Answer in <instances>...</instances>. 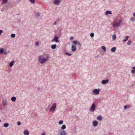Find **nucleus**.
<instances>
[{"instance_id": "nucleus-30", "label": "nucleus", "mask_w": 135, "mask_h": 135, "mask_svg": "<svg viewBox=\"0 0 135 135\" xmlns=\"http://www.w3.org/2000/svg\"><path fill=\"white\" fill-rule=\"evenodd\" d=\"M11 37L12 38H14L15 37V35L14 34H12L11 35Z\"/></svg>"}, {"instance_id": "nucleus-42", "label": "nucleus", "mask_w": 135, "mask_h": 135, "mask_svg": "<svg viewBox=\"0 0 135 135\" xmlns=\"http://www.w3.org/2000/svg\"><path fill=\"white\" fill-rule=\"evenodd\" d=\"M56 22H54V23H53V25H56Z\"/></svg>"}, {"instance_id": "nucleus-27", "label": "nucleus", "mask_w": 135, "mask_h": 135, "mask_svg": "<svg viewBox=\"0 0 135 135\" xmlns=\"http://www.w3.org/2000/svg\"><path fill=\"white\" fill-rule=\"evenodd\" d=\"M7 1L8 0H2V2L4 4L7 3Z\"/></svg>"}, {"instance_id": "nucleus-23", "label": "nucleus", "mask_w": 135, "mask_h": 135, "mask_svg": "<svg viewBox=\"0 0 135 135\" xmlns=\"http://www.w3.org/2000/svg\"><path fill=\"white\" fill-rule=\"evenodd\" d=\"M101 48L104 51H106V49L105 47L104 46H102L101 47Z\"/></svg>"}, {"instance_id": "nucleus-44", "label": "nucleus", "mask_w": 135, "mask_h": 135, "mask_svg": "<svg viewBox=\"0 0 135 135\" xmlns=\"http://www.w3.org/2000/svg\"><path fill=\"white\" fill-rule=\"evenodd\" d=\"M132 68L134 70L135 69V66L133 67H132Z\"/></svg>"}, {"instance_id": "nucleus-24", "label": "nucleus", "mask_w": 135, "mask_h": 135, "mask_svg": "<svg viewBox=\"0 0 135 135\" xmlns=\"http://www.w3.org/2000/svg\"><path fill=\"white\" fill-rule=\"evenodd\" d=\"M9 126V124L7 123H6L4 124V126L6 127H7Z\"/></svg>"}, {"instance_id": "nucleus-38", "label": "nucleus", "mask_w": 135, "mask_h": 135, "mask_svg": "<svg viewBox=\"0 0 135 135\" xmlns=\"http://www.w3.org/2000/svg\"><path fill=\"white\" fill-rule=\"evenodd\" d=\"M66 55H69V56H71V54H69L67 52H66Z\"/></svg>"}, {"instance_id": "nucleus-22", "label": "nucleus", "mask_w": 135, "mask_h": 135, "mask_svg": "<svg viewBox=\"0 0 135 135\" xmlns=\"http://www.w3.org/2000/svg\"><path fill=\"white\" fill-rule=\"evenodd\" d=\"M14 61H13L11 62L9 64V66L11 67H12L13 65V64L14 63Z\"/></svg>"}, {"instance_id": "nucleus-28", "label": "nucleus", "mask_w": 135, "mask_h": 135, "mask_svg": "<svg viewBox=\"0 0 135 135\" xmlns=\"http://www.w3.org/2000/svg\"><path fill=\"white\" fill-rule=\"evenodd\" d=\"M63 121L62 120H61L59 122V124H63Z\"/></svg>"}, {"instance_id": "nucleus-6", "label": "nucleus", "mask_w": 135, "mask_h": 135, "mask_svg": "<svg viewBox=\"0 0 135 135\" xmlns=\"http://www.w3.org/2000/svg\"><path fill=\"white\" fill-rule=\"evenodd\" d=\"M56 106V103H54L52 107L50 108V110H51V111H52L53 112H54L55 110Z\"/></svg>"}, {"instance_id": "nucleus-7", "label": "nucleus", "mask_w": 135, "mask_h": 135, "mask_svg": "<svg viewBox=\"0 0 135 135\" xmlns=\"http://www.w3.org/2000/svg\"><path fill=\"white\" fill-rule=\"evenodd\" d=\"M58 38L59 37L56 36H55L54 38L52 40V41L53 42L55 41L56 42H59V41L58 40Z\"/></svg>"}, {"instance_id": "nucleus-12", "label": "nucleus", "mask_w": 135, "mask_h": 135, "mask_svg": "<svg viewBox=\"0 0 135 135\" xmlns=\"http://www.w3.org/2000/svg\"><path fill=\"white\" fill-rule=\"evenodd\" d=\"M2 104L3 106H6L7 105V102L6 100H3L2 101Z\"/></svg>"}, {"instance_id": "nucleus-20", "label": "nucleus", "mask_w": 135, "mask_h": 135, "mask_svg": "<svg viewBox=\"0 0 135 135\" xmlns=\"http://www.w3.org/2000/svg\"><path fill=\"white\" fill-rule=\"evenodd\" d=\"M97 119L98 120H101L102 119V117L101 116H99L97 117Z\"/></svg>"}, {"instance_id": "nucleus-46", "label": "nucleus", "mask_w": 135, "mask_h": 135, "mask_svg": "<svg viewBox=\"0 0 135 135\" xmlns=\"http://www.w3.org/2000/svg\"><path fill=\"white\" fill-rule=\"evenodd\" d=\"M1 122V119H0V123Z\"/></svg>"}, {"instance_id": "nucleus-43", "label": "nucleus", "mask_w": 135, "mask_h": 135, "mask_svg": "<svg viewBox=\"0 0 135 135\" xmlns=\"http://www.w3.org/2000/svg\"><path fill=\"white\" fill-rule=\"evenodd\" d=\"M41 135H45V133H43L41 134Z\"/></svg>"}, {"instance_id": "nucleus-18", "label": "nucleus", "mask_w": 135, "mask_h": 135, "mask_svg": "<svg viewBox=\"0 0 135 135\" xmlns=\"http://www.w3.org/2000/svg\"><path fill=\"white\" fill-rule=\"evenodd\" d=\"M111 51L112 52H114L116 51V48L115 47H113L111 49Z\"/></svg>"}, {"instance_id": "nucleus-15", "label": "nucleus", "mask_w": 135, "mask_h": 135, "mask_svg": "<svg viewBox=\"0 0 135 135\" xmlns=\"http://www.w3.org/2000/svg\"><path fill=\"white\" fill-rule=\"evenodd\" d=\"M105 13L106 15H107L108 14H110V15H111L112 14V13L111 11H107Z\"/></svg>"}, {"instance_id": "nucleus-17", "label": "nucleus", "mask_w": 135, "mask_h": 135, "mask_svg": "<svg viewBox=\"0 0 135 135\" xmlns=\"http://www.w3.org/2000/svg\"><path fill=\"white\" fill-rule=\"evenodd\" d=\"M56 47V46L55 44H54L52 45L51 46V47L52 49H55Z\"/></svg>"}, {"instance_id": "nucleus-34", "label": "nucleus", "mask_w": 135, "mask_h": 135, "mask_svg": "<svg viewBox=\"0 0 135 135\" xmlns=\"http://www.w3.org/2000/svg\"><path fill=\"white\" fill-rule=\"evenodd\" d=\"M131 20L132 21H135V19L132 17L131 18Z\"/></svg>"}, {"instance_id": "nucleus-13", "label": "nucleus", "mask_w": 135, "mask_h": 135, "mask_svg": "<svg viewBox=\"0 0 135 135\" xmlns=\"http://www.w3.org/2000/svg\"><path fill=\"white\" fill-rule=\"evenodd\" d=\"M129 36H127L125 37L124 39L123 40V42H126L127 40H128L129 38Z\"/></svg>"}, {"instance_id": "nucleus-32", "label": "nucleus", "mask_w": 135, "mask_h": 135, "mask_svg": "<svg viewBox=\"0 0 135 135\" xmlns=\"http://www.w3.org/2000/svg\"><path fill=\"white\" fill-rule=\"evenodd\" d=\"M90 36L92 37H93L94 36V34L93 33H91L90 34Z\"/></svg>"}, {"instance_id": "nucleus-5", "label": "nucleus", "mask_w": 135, "mask_h": 135, "mask_svg": "<svg viewBox=\"0 0 135 135\" xmlns=\"http://www.w3.org/2000/svg\"><path fill=\"white\" fill-rule=\"evenodd\" d=\"M95 107L96 106L95 104L94 103L93 104L89 109V111L91 112H94L95 110Z\"/></svg>"}, {"instance_id": "nucleus-3", "label": "nucleus", "mask_w": 135, "mask_h": 135, "mask_svg": "<svg viewBox=\"0 0 135 135\" xmlns=\"http://www.w3.org/2000/svg\"><path fill=\"white\" fill-rule=\"evenodd\" d=\"M73 43L74 44V45H73L71 47V50L72 51H75L76 49V47L75 45L78 44L79 46H80L81 45L80 44L79 41H72Z\"/></svg>"}, {"instance_id": "nucleus-25", "label": "nucleus", "mask_w": 135, "mask_h": 135, "mask_svg": "<svg viewBox=\"0 0 135 135\" xmlns=\"http://www.w3.org/2000/svg\"><path fill=\"white\" fill-rule=\"evenodd\" d=\"M66 128V126L65 125H63L62 127H61V129H65Z\"/></svg>"}, {"instance_id": "nucleus-36", "label": "nucleus", "mask_w": 135, "mask_h": 135, "mask_svg": "<svg viewBox=\"0 0 135 135\" xmlns=\"http://www.w3.org/2000/svg\"><path fill=\"white\" fill-rule=\"evenodd\" d=\"M35 45L36 46H37L38 45V42H36L35 44Z\"/></svg>"}, {"instance_id": "nucleus-16", "label": "nucleus", "mask_w": 135, "mask_h": 135, "mask_svg": "<svg viewBox=\"0 0 135 135\" xmlns=\"http://www.w3.org/2000/svg\"><path fill=\"white\" fill-rule=\"evenodd\" d=\"M16 100V98L15 97H13L11 98V100L12 101L15 102Z\"/></svg>"}, {"instance_id": "nucleus-21", "label": "nucleus", "mask_w": 135, "mask_h": 135, "mask_svg": "<svg viewBox=\"0 0 135 135\" xmlns=\"http://www.w3.org/2000/svg\"><path fill=\"white\" fill-rule=\"evenodd\" d=\"M4 51V49L3 48H1L0 49V53L2 54L3 53Z\"/></svg>"}, {"instance_id": "nucleus-29", "label": "nucleus", "mask_w": 135, "mask_h": 135, "mask_svg": "<svg viewBox=\"0 0 135 135\" xmlns=\"http://www.w3.org/2000/svg\"><path fill=\"white\" fill-rule=\"evenodd\" d=\"M131 42H132L131 41H128L127 42V44L128 45H129L131 44Z\"/></svg>"}, {"instance_id": "nucleus-33", "label": "nucleus", "mask_w": 135, "mask_h": 135, "mask_svg": "<svg viewBox=\"0 0 135 135\" xmlns=\"http://www.w3.org/2000/svg\"><path fill=\"white\" fill-rule=\"evenodd\" d=\"M35 0H30V2L32 4L35 3Z\"/></svg>"}, {"instance_id": "nucleus-19", "label": "nucleus", "mask_w": 135, "mask_h": 135, "mask_svg": "<svg viewBox=\"0 0 135 135\" xmlns=\"http://www.w3.org/2000/svg\"><path fill=\"white\" fill-rule=\"evenodd\" d=\"M50 107L49 106L46 109V110L47 112H50V111H51V110H50Z\"/></svg>"}, {"instance_id": "nucleus-35", "label": "nucleus", "mask_w": 135, "mask_h": 135, "mask_svg": "<svg viewBox=\"0 0 135 135\" xmlns=\"http://www.w3.org/2000/svg\"><path fill=\"white\" fill-rule=\"evenodd\" d=\"M21 124V123L20 122L18 121L17 122V124L19 126Z\"/></svg>"}, {"instance_id": "nucleus-8", "label": "nucleus", "mask_w": 135, "mask_h": 135, "mask_svg": "<svg viewBox=\"0 0 135 135\" xmlns=\"http://www.w3.org/2000/svg\"><path fill=\"white\" fill-rule=\"evenodd\" d=\"M100 90L99 89H95L93 90V92L95 95H97L99 94Z\"/></svg>"}, {"instance_id": "nucleus-2", "label": "nucleus", "mask_w": 135, "mask_h": 135, "mask_svg": "<svg viewBox=\"0 0 135 135\" xmlns=\"http://www.w3.org/2000/svg\"><path fill=\"white\" fill-rule=\"evenodd\" d=\"M122 22V19L117 18L114 21L113 23V25L114 27L117 28L120 26Z\"/></svg>"}, {"instance_id": "nucleus-1", "label": "nucleus", "mask_w": 135, "mask_h": 135, "mask_svg": "<svg viewBox=\"0 0 135 135\" xmlns=\"http://www.w3.org/2000/svg\"><path fill=\"white\" fill-rule=\"evenodd\" d=\"M49 55L47 54H44L40 55L38 57V59L39 62L42 64L45 63L49 60Z\"/></svg>"}, {"instance_id": "nucleus-11", "label": "nucleus", "mask_w": 135, "mask_h": 135, "mask_svg": "<svg viewBox=\"0 0 135 135\" xmlns=\"http://www.w3.org/2000/svg\"><path fill=\"white\" fill-rule=\"evenodd\" d=\"M98 124V123L97 121L94 120L93 123V125L94 126H96Z\"/></svg>"}, {"instance_id": "nucleus-31", "label": "nucleus", "mask_w": 135, "mask_h": 135, "mask_svg": "<svg viewBox=\"0 0 135 135\" xmlns=\"http://www.w3.org/2000/svg\"><path fill=\"white\" fill-rule=\"evenodd\" d=\"M36 16H37V18L38 17L40 16V14H39V13H38V12H37L36 13Z\"/></svg>"}, {"instance_id": "nucleus-14", "label": "nucleus", "mask_w": 135, "mask_h": 135, "mask_svg": "<svg viewBox=\"0 0 135 135\" xmlns=\"http://www.w3.org/2000/svg\"><path fill=\"white\" fill-rule=\"evenodd\" d=\"M24 134L25 135H28L29 134V132L27 130H26L24 132Z\"/></svg>"}, {"instance_id": "nucleus-10", "label": "nucleus", "mask_w": 135, "mask_h": 135, "mask_svg": "<svg viewBox=\"0 0 135 135\" xmlns=\"http://www.w3.org/2000/svg\"><path fill=\"white\" fill-rule=\"evenodd\" d=\"M60 2V0H55L54 2V3L56 5H58Z\"/></svg>"}, {"instance_id": "nucleus-39", "label": "nucleus", "mask_w": 135, "mask_h": 135, "mask_svg": "<svg viewBox=\"0 0 135 135\" xmlns=\"http://www.w3.org/2000/svg\"><path fill=\"white\" fill-rule=\"evenodd\" d=\"M124 108L125 109H127V105H125L124 106Z\"/></svg>"}, {"instance_id": "nucleus-41", "label": "nucleus", "mask_w": 135, "mask_h": 135, "mask_svg": "<svg viewBox=\"0 0 135 135\" xmlns=\"http://www.w3.org/2000/svg\"><path fill=\"white\" fill-rule=\"evenodd\" d=\"M2 32H3V31L2 30H0V35H1Z\"/></svg>"}, {"instance_id": "nucleus-4", "label": "nucleus", "mask_w": 135, "mask_h": 135, "mask_svg": "<svg viewBox=\"0 0 135 135\" xmlns=\"http://www.w3.org/2000/svg\"><path fill=\"white\" fill-rule=\"evenodd\" d=\"M57 134L59 135H66V133L64 130H60L59 131Z\"/></svg>"}, {"instance_id": "nucleus-26", "label": "nucleus", "mask_w": 135, "mask_h": 135, "mask_svg": "<svg viewBox=\"0 0 135 135\" xmlns=\"http://www.w3.org/2000/svg\"><path fill=\"white\" fill-rule=\"evenodd\" d=\"M116 39V36L115 35H114L113 36V40H115Z\"/></svg>"}, {"instance_id": "nucleus-45", "label": "nucleus", "mask_w": 135, "mask_h": 135, "mask_svg": "<svg viewBox=\"0 0 135 135\" xmlns=\"http://www.w3.org/2000/svg\"><path fill=\"white\" fill-rule=\"evenodd\" d=\"M134 16L135 17V12H134L133 13Z\"/></svg>"}, {"instance_id": "nucleus-37", "label": "nucleus", "mask_w": 135, "mask_h": 135, "mask_svg": "<svg viewBox=\"0 0 135 135\" xmlns=\"http://www.w3.org/2000/svg\"><path fill=\"white\" fill-rule=\"evenodd\" d=\"M131 72L132 73H135V70H131Z\"/></svg>"}, {"instance_id": "nucleus-40", "label": "nucleus", "mask_w": 135, "mask_h": 135, "mask_svg": "<svg viewBox=\"0 0 135 135\" xmlns=\"http://www.w3.org/2000/svg\"><path fill=\"white\" fill-rule=\"evenodd\" d=\"M74 37H72V36H71L70 38V40H73L74 39Z\"/></svg>"}, {"instance_id": "nucleus-9", "label": "nucleus", "mask_w": 135, "mask_h": 135, "mask_svg": "<svg viewBox=\"0 0 135 135\" xmlns=\"http://www.w3.org/2000/svg\"><path fill=\"white\" fill-rule=\"evenodd\" d=\"M109 82V80L108 79H107L106 80H103L102 81V83L103 84H104L108 83Z\"/></svg>"}]
</instances>
